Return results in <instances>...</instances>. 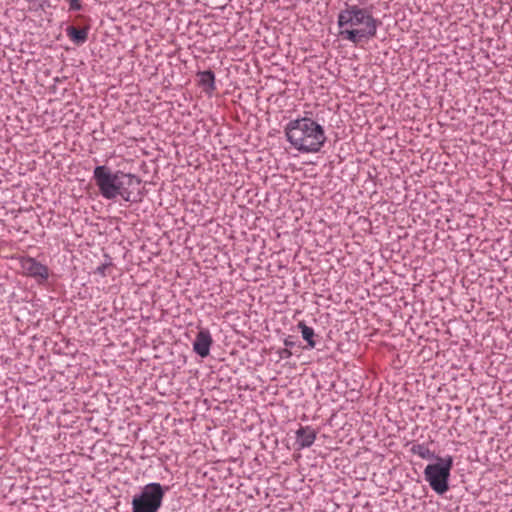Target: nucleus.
Returning <instances> with one entry per match:
<instances>
[{
    "label": "nucleus",
    "instance_id": "9",
    "mask_svg": "<svg viewBox=\"0 0 512 512\" xmlns=\"http://www.w3.org/2000/svg\"><path fill=\"white\" fill-rule=\"evenodd\" d=\"M339 35L344 39L351 41L354 44H358L362 41V39H370L374 36H369L366 34V30L363 29H342L339 32Z\"/></svg>",
    "mask_w": 512,
    "mask_h": 512
},
{
    "label": "nucleus",
    "instance_id": "8",
    "mask_svg": "<svg viewBox=\"0 0 512 512\" xmlns=\"http://www.w3.org/2000/svg\"><path fill=\"white\" fill-rule=\"evenodd\" d=\"M316 439V432L310 426H300L296 431V444L300 449L312 446Z\"/></svg>",
    "mask_w": 512,
    "mask_h": 512
},
{
    "label": "nucleus",
    "instance_id": "11",
    "mask_svg": "<svg viewBox=\"0 0 512 512\" xmlns=\"http://www.w3.org/2000/svg\"><path fill=\"white\" fill-rule=\"evenodd\" d=\"M199 83L204 87L206 93H211L216 89L215 74L212 70H206L198 73Z\"/></svg>",
    "mask_w": 512,
    "mask_h": 512
},
{
    "label": "nucleus",
    "instance_id": "17",
    "mask_svg": "<svg viewBox=\"0 0 512 512\" xmlns=\"http://www.w3.org/2000/svg\"><path fill=\"white\" fill-rule=\"evenodd\" d=\"M111 266V263H104L102 265H100L97 269H96V272L102 276L105 275V271L106 269Z\"/></svg>",
    "mask_w": 512,
    "mask_h": 512
},
{
    "label": "nucleus",
    "instance_id": "7",
    "mask_svg": "<svg viewBox=\"0 0 512 512\" xmlns=\"http://www.w3.org/2000/svg\"><path fill=\"white\" fill-rule=\"evenodd\" d=\"M213 343L209 330H200L193 342V350L200 357H207L210 353V347Z\"/></svg>",
    "mask_w": 512,
    "mask_h": 512
},
{
    "label": "nucleus",
    "instance_id": "1",
    "mask_svg": "<svg viewBox=\"0 0 512 512\" xmlns=\"http://www.w3.org/2000/svg\"><path fill=\"white\" fill-rule=\"evenodd\" d=\"M93 180L101 196L107 200L120 196L126 202L139 203L144 197L140 188L142 181L135 174L122 170L112 171L110 167L100 165L94 168Z\"/></svg>",
    "mask_w": 512,
    "mask_h": 512
},
{
    "label": "nucleus",
    "instance_id": "6",
    "mask_svg": "<svg viewBox=\"0 0 512 512\" xmlns=\"http://www.w3.org/2000/svg\"><path fill=\"white\" fill-rule=\"evenodd\" d=\"M20 264L23 273L37 279L38 282H44L49 277L48 267L32 257H23Z\"/></svg>",
    "mask_w": 512,
    "mask_h": 512
},
{
    "label": "nucleus",
    "instance_id": "15",
    "mask_svg": "<svg viewBox=\"0 0 512 512\" xmlns=\"http://www.w3.org/2000/svg\"><path fill=\"white\" fill-rule=\"evenodd\" d=\"M278 354L281 359H288L293 355V352L291 349L285 347L283 349H280L278 351Z\"/></svg>",
    "mask_w": 512,
    "mask_h": 512
},
{
    "label": "nucleus",
    "instance_id": "10",
    "mask_svg": "<svg viewBox=\"0 0 512 512\" xmlns=\"http://www.w3.org/2000/svg\"><path fill=\"white\" fill-rule=\"evenodd\" d=\"M89 27L85 28H76L74 26H68L66 28L67 36L74 42L76 45H81L85 43L88 39Z\"/></svg>",
    "mask_w": 512,
    "mask_h": 512
},
{
    "label": "nucleus",
    "instance_id": "14",
    "mask_svg": "<svg viewBox=\"0 0 512 512\" xmlns=\"http://www.w3.org/2000/svg\"><path fill=\"white\" fill-rule=\"evenodd\" d=\"M284 345L286 348L292 349L294 347L301 348L300 342L294 336H288L284 340Z\"/></svg>",
    "mask_w": 512,
    "mask_h": 512
},
{
    "label": "nucleus",
    "instance_id": "16",
    "mask_svg": "<svg viewBox=\"0 0 512 512\" xmlns=\"http://www.w3.org/2000/svg\"><path fill=\"white\" fill-rule=\"evenodd\" d=\"M69 9L73 11H79L82 9L80 0H69Z\"/></svg>",
    "mask_w": 512,
    "mask_h": 512
},
{
    "label": "nucleus",
    "instance_id": "4",
    "mask_svg": "<svg viewBox=\"0 0 512 512\" xmlns=\"http://www.w3.org/2000/svg\"><path fill=\"white\" fill-rule=\"evenodd\" d=\"M453 467V457L437 458V462L428 464L424 469V478L431 489L443 495L449 490V478Z\"/></svg>",
    "mask_w": 512,
    "mask_h": 512
},
{
    "label": "nucleus",
    "instance_id": "3",
    "mask_svg": "<svg viewBox=\"0 0 512 512\" xmlns=\"http://www.w3.org/2000/svg\"><path fill=\"white\" fill-rule=\"evenodd\" d=\"M346 8L338 14V26L344 28L346 25L359 26L364 25L363 30L369 36H376L377 28L382 22L373 17L371 12L366 8H360L357 5H349L345 3Z\"/></svg>",
    "mask_w": 512,
    "mask_h": 512
},
{
    "label": "nucleus",
    "instance_id": "5",
    "mask_svg": "<svg viewBox=\"0 0 512 512\" xmlns=\"http://www.w3.org/2000/svg\"><path fill=\"white\" fill-rule=\"evenodd\" d=\"M168 489L156 482L145 485L132 499V512H158Z\"/></svg>",
    "mask_w": 512,
    "mask_h": 512
},
{
    "label": "nucleus",
    "instance_id": "13",
    "mask_svg": "<svg viewBox=\"0 0 512 512\" xmlns=\"http://www.w3.org/2000/svg\"><path fill=\"white\" fill-rule=\"evenodd\" d=\"M298 328L301 331L302 338L307 342L308 347L315 348L316 342L314 340V330L311 327L307 326L303 321L298 323Z\"/></svg>",
    "mask_w": 512,
    "mask_h": 512
},
{
    "label": "nucleus",
    "instance_id": "12",
    "mask_svg": "<svg viewBox=\"0 0 512 512\" xmlns=\"http://www.w3.org/2000/svg\"><path fill=\"white\" fill-rule=\"evenodd\" d=\"M411 452L415 455H418L422 459H430L437 461V458H440L424 444L413 445L411 447Z\"/></svg>",
    "mask_w": 512,
    "mask_h": 512
},
{
    "label": "nucleus",
    "instance_id": "2",
    "mask_svg": "<svg viewBox=\"0 0 512 512\" xmlns=\"http://www.w3.org/2000/svg\"><path fill=\"white\" fill-rule=\"evenodd\" d=\"M287 141L302 153H317L327 138L324 128L310 117L291 120L285 127Z\"/></svg>",
    "mask_w": 512,
    "mask_h": 512
}]
</instances>
